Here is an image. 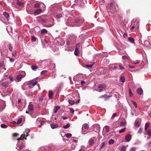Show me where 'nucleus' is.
I'll list each match as a JSON object with an SVG mask.
<instances>
[{"mask_svg": "<svg viewBox=\"0 0 151 151\" xmlns=\"http://www.w3.org/2000/svg\"><path fill=\"white\" fill-rule=\"evenodd\" d=\"M114 96L116 97L117 99H118L119 97V96H120L119 94L117 93H116L115 94H114Z\"/></svg>", "mask_w": 151, "mask_h": 151, "instance_id": "nucleus-47", "label": "nucleus"}, {"mask_svg": "<svg viewBox=\"0 0 151 151\" xmlns=\"http://www.w3.org/2000/svg\"><path fill=\"white\" fill-rule=\"evenodd\" d=\"M47 70H43V71H42L41 73V75H44L46 73H47Z\"/></svg>", "mask_w": 151, "mask_h": 151, "instance_id": "nucleus-53", "label": "nucleus"}, {"mask_svg": "<svg viewBox=\"0 0 151 151\" xmlns=\"http://www.w3.org/2000/svg\"><path fill=\"white\" fill-rule=\"evenodd\" d=\"M149 124L148 123H146L145 126V130H146L148 129V128L149 127Z\"/></svg>", "mask_w": 151, "mask_h": 151, "instance_id": "nucleus-33", "label": "nucleus"}, {"mask_svg": "<svg viewBox=\"0 0 151 151\" xmlns=\"http://www.w3.org/2000/svg\"><path fill=\"white\" fill-rule=\"evenodd\" d=\"M22 119L21 118H19L17 122V124H20L22 122Z\"/></svg>", "mask_w": 151, "mask_h": 151, "instance_id": "nucleus-50", "label": "nucleus"}, {"mask_svg": "<svg viewBox=\"0 0 151 151\" xmlns=\"http://www.w3.org/2000/svg\"><path fill=\"white\" fill-rule=\"evenodd\" d=\"M53 96V92L51 91H49L48 97L49 99H51L52 98Z\"/></svg>", "mask_w": 151, "mask_h": 151, "instance_id": "nucleus-28", "label": "nucleus"}, {"mask_svg": "<svg viewBox=\"0 0 151 151\" xmlns=\"http://www.w3.org/2000/svg\"><path fill=\"white\" fill-rule=\"evenodd\" d=\"M120 80L121 82L124 83L125 81V78L124 76H121L120 77Z\"/></svg>", "mask_w": 151, "mask_h": 151, "instance_id": "nucleus-35", "label": "nucleus"}, {"mask_svg": "<svg viewBox=\"0 0 151 151\" xmlns=\"http://www.w3.org/2000/svg\"><path fill=\"white\" fill-rule=\"evenodd\" d=\"M145 137L147 139H149L151 138V129L149 128L145 130V132L144 133Z\"/></svg>", "mask_w": 151, "mask_h": 151, "instance_id": "nucleus-5", "label": "nucleus"}, {"mask_svg": "<svg viewBox=\"0 0 151 151\" xmlns=\"http://www.w3.org/2000/svg\"><path fill=\"white\" fill-rule=\"evenodd\" d=\"M132 27L131 28V30L133 31L134 29L135 30L138 28L139 26V23L136 21L134 22V21H132L131 23Z\"/></svg>", "mask_w": 151, "mask_h": 151, "instance_id": "nucleus-3", "label": "nucleus"}, {"mask_svg": "<svg viewBox=\"0 0 151 151\" xmlns=\"http://www.w3.org/2000/svg\"><path fill=\"white\" fill-rule=\"evenodd\" d=\"M68 102L71 105H72L74 104V102L72 100L69 99L68 100Z\"/></svg>", "mask_w": 151, "mask_h": 151, "instance_id": "nucleus-39", "label": "nucleus"}, {"mask_svg": "<svg viewBox=\"0 0 151 151\" xmlns=\"http://www.w3.org/2000/svg\"><path fill=\"white\" fill-rule=\"evenodd\" d=\"M122 107V105L121 104L118 103L116 106V109L118 110L120 109V108Z\"/></svg>", "mask_w": 151, "mask_h": 151, "instance_id": "nucleus-26", "label": "nucleus"}, {"mask_svg": "<svg viewBox=\"0 0 151 151\" xmlns=\"http://www.w3.org/2000/svg\"><path fill=\"white\" fill-rule=\"evenodd\" d=\"M51 128L52 129H55L58 127V125L57 124L53 123L50 124Z\"/></svg>", "mask_w": 151, "mask_h": 151, "instance_id": "nucleus-17", "label": "nucleus"}, {"mask_svg": "<svg viewBox=\"0 0 151 151\" xmlns=\"http://www.w3.org/2000/svg\"><path fill=\"white\" fill-rule=\"evenodd\" d=\"M28 109L29 111L30 112H32L33 110V107L32 104H30L29 105Z\"/></svg>", "mask_w": 151, "mask_h": 151, "instance_id": "nucleus-22", "label": "nucleus"}, {"mask_svg": "<svg viewBox=\"0 0 151 151\" xmlns=\"http://www.w3.org/2000/svg\"><path fill=\"white\" fill-rule=\"evenodd\" d=\"M144 44L145 45L148 46L149 45V42L148 41H145L144 42Z\"/></svg>", "mask_w": 151, "mask_h": 151, "instance_id": "nucleus-42", "label": "nucleus"}, {"mask_svg": "<svg viewBox=\"0 0 151 151\" xmlns=\"http://www.w3.org/2000/svg\"><path fill=\"white\" fill-rule=\"evenodd\" d=\"M140 61H139V60H136L135 61V62L134 63L135 64H139V63H140Z\"/></svg>", "mask_w": 151, "mask_h": 151, "instance_id": "nucleus-64", "label": "nucleus"}, {"mask_svg": "<svg viewBox=\"0 0 151 151\" xmlns=\"http://www.w3.org/2000/svg\"><path fill=\"white\" fill-rule=\"evenodd\" d=\"M66 44L68 46H69L71 44H70V41L68 40H67L66 41Z\"/></svg>", "mask_w": 151, "mask_h": 151, "instance_id": "nucleus-55", "label": "nucleus"}, {"mask_svg": "<svg viewBox=\"0 0 151 151\" xmlns=\"http://www.w3.org/2000/svg\"><path fill=\"white\" fill-rule=\"evenodd\" d=\"M9 83L7 81H5L4 82H3L1 83L2 86L4 87H7L8 86Z\"/></svg>", "mask_w": 151, "mask_h": 151, "instance_id": "nucleus-19", "label": "nucleus"}, {"mask_svg": "<svg viewBox=\"0 0 151 151\" xmlns=\"http://www.w3.org/2000/svg\"><path fill=\"white\" fill-rule=\"evenodd\" d=\"M93 65V63H92L90 65H85V67L86 68H91Z\"/></svg>", "mask_w": 151, "mask_h": 151, "instance_id": "nucleus-36", "label": "nucleus"}, {"mask_svg": "<svg viewBox=\"0 0 151 151\" xmlns=\"http://www.w3.org/2000/svg\"><path fill=\"white\" fill-rule=\"evenodd\" d=\"M80 45V43L77 44L76 45V47L74 51V54L76 56H78V46H79Z\"/></svg>", "mask_w": 151, "mask_h": 151, "instance_id": "nucleus-13", "label": "nucleus"}, {"mask_svg": "<svg viewBox=\"0 0 151 151\" xmlns=\"http://www.w3.org/2000/svg\"><path fill=\"white\" fill-rule=\"evenodd\" d=\"M140 123L139 119H137L135 122V126L137 127H139Z\"/></svg>", "mask_w": 151, "mask_h": 151, "instance_id": "nucleus-25", "label": "nucleus"}, {"mask_svg": "<svg viewBox=\"0 0 151 151\" xmlns=\"http://www.w3.org/2000/svg\"><path fill=\"white\" fill-rule=\"evenodd\" d=\"M37 78H35L32 80L29 81L27 83V85L29 86V87L30 89L32 88L33 86H35L37 83Z\"/></svg>", "mask_w": 151, "mask_h": 151, "instance_id": "nucleus-2", "label": "nucleus"}, {"mask_svg": "<svg viewBox=\"0 0 151 151\" xmlns=\"http://www.w3.org/2000/svg\"><path fill=\"white\" fill-rule=\"evenodd\" d=\"M31 68L33 70H35L37 68V67L36 65L32 66Z\"/></svg>", "mask_w": 151, "mask_h": 151, "instance_id": "nucleus-48", "label": "nucleus"}, {"mask_svg": "<svg viewBox=\"0 0 151 151\" xmlns=\"http://www.w3.org/2000/svg\"><path fill=\"white\" fill-rule=\"evenodd\" d=\"M60 107L58 106H56L55 107V109H54V113L55 114L57 113L58 111L60 109Z\"/></svg>", "mask_w": 151, "mask_h": 151, "instance_id": "nucleus-30", "label": "nucleus"}, {"mask_svg": "<svg viewBox=\"0 0 151 151\" xmlns=\"http://www.w3.org/2000/svg\"><path fill=\"white\" fill-rule=\"evenodd\" d=\"M136 150V148L135 147H132L130 149V151H135Z\"/></svg>", "mask_w": 151, "mask_h": 151, "instance_id": "nucleus-59", "label": "nucleus"}, {"mask_svg": "<svg viewBox=\"0 0 151 151\" xmlns=\"http://www.w3.org/2000/svg\"><path fill=\"white\" fill-rule=\"evenodd\" d=\"M9 78L10 79L11 81H13L14 79H13V78L12 76H9Z\"/></svg>", "mask_w": 151, "mask_h": 151, "instance_id": "nucleus-63", "label": "nucleus"}, {"mask_svg": "<svg viewBox=\"0 0 151 151\" xmlns=\"http://www.w3.org/2000/svg\"><path fill=\"white\" fill-rule=\"evenodd\" d=\"M131 138V135L129 134L127 135L125 138V140H126V141L128 142L130 140Z\"/></svg>", "mask_w": 151, "mask_h": 151, "instance_id": "nucleus-18", "label": "nucleus"}, {"mask_svg": "<svg viewBox=\"0 0 151 151\" xmlns=\"http://www.w3.org/2000/svg\"><path fill=\"white\" fill-rule=\"evenodd\" d=\"M100 141V139L99 136H98L97 138H96V137H93L90 139L88 142H94V141L99 142Z\"/></svg>", "mask_w": 151, "mask_h": 151, "instance_id": "nucleus-12", "label": "nucleus"}, {"mask_svg": "<svg viewBox=\"0 0 151 151\" xmlns=\"http://www.w3.org/2000/svg\"><path fill=\"white\" fill-rule=\"evenodd\" d=\"M47 42L45 40L43 42H42L43 47L46 48V47L47 46Z\"/></svg>", "mask_w": 151, "mask_h": 151, "instance_id": "nucleus-24", "label": "nucleus"}, {"mask_svg": "<svg viewBox=\"0 0 151 151\" xmlns=\"http://www.w3.org/2000/svg\"><path fill=\"white\" fill-rule=\"evenodd\" d=\"M128 41L132 43H134V39L132 37H128Z\"/></svg>", "mask_w": 151, "mask_h": 151, "instance_id": "nucleus-23", "label": "nucleus"}, {"mask_svg": "<svg viewBox=\"0 0 151 151\" xmlns=\"http://www.w3.org/2000/svg\"><path fill=\"white\" fill-rule=\"evenodd\" d=\"M30 132V130L29 129H27L26 130V134L24 133L22 134L19 138H17V137L19 136V134L17 133H14L13 134L14 137H16L17 140V141L22 140L24 141V140H26V137L29 135V133Z\"/></svg>", "mask_w": 151, "mask_h": 151, "instance_id": "nucleus-1", "label": "nucleus"}, {"mask_svg": "<svg viewBox=\"0 0 151 151\" xmlns=\"http://www.w3.org/2000/svg\"><path fill=\"white\" fill-rule=\"evenodd\" d=\"M34 7L35 8H38L40 7V5L38 3H36L35 4Z\"/></svg>", "mask_w": 151, "mask_h": 151, "instance_id": "nucleus-52", "label": "nucleus"}, {"mask_svg": "<svg viewBox=\"0 0 151 151\" xmlns=\"http://www.w3.org/2000/svg\"><path fill=\"white\" fill-rule=\"evenodd\" d=\"M8 47L9 50L11 51H12L13 48L11 44H9L8 45Z\"/></svg>", "mask_w": 151, "mask_h": 151, "instance_id": "nucleus-46", "label": "nucleus"}, {"mask_svg": "<svg viewBox=\"0 0 151 151\" xmlns=\"http://www.w3.org/2000/svg\"><path fill=\"white\" fill-rule=\"evenodd\" d=\"M93 131L99 133L100 130V126L98 124H94L93 126Z\"/></svg>", "mask_w": 151, "mask_h": 151, "instance_id": "nucleus-6", "label": "nucleus"}, {"mask_svg": "<svg viewBox=\"0 0 151 151\" xmlns=\"http://www.w3.org/2000/svg\"><path fill=\"white\" fill-rule=\"evenodd\" d=\"M65 135L66 137L68 138H70L72 136V134L70 133L66 134Z\"/></svg>", "mask_w": 151, "mask_h": 151, "instance_id": "nucleus-49", "label": "nucleus"}, {"mask_svg": "<svg viewBox=\"0 0 151 151\" xmlns=\"http://www.w3.org/2000/svg\"><path fill=\"white\" fill-rule=\"evenodd\" d=\"M119 67L120 69L121 70H122L125 69V68L122 65L121 63H120L119 64Z\"/></svg>", "mask_w": 151, "mask_h": 151, "instance_id": "nucleus-40", "label": "nucleus"}, {"mask_svg": "<svg viewBox=\"0 0 151 151\" xmlns=\"http://www.w3.org/2000/svg\"><path fill=\"white\" fill-rule=\"evenodd\" d=\"M128 61H125L124 63V65H125V66L126 67H127V65H126V63L128 65Z\"/></svg>", "mask_w": 151, "mask_h": 151, "instance_id": "nucleus-62", "label": "nucleus"}, {"mask_svg": "<svg viewBox=\"0 0 151 151\" xmlns=\"http://www.w3.org/2000/svg\"><path fill=\"white\" fill-rule=\"evenodd\" d=\"M89 128V126L88 124L86 123L84 124L82 126V134H85L86 133H87V132L85 133V131L84 130L85 129H87Z\"/></svg>", "mask_w": 151, "mask_h": 151, "instance_id": "nucleus-10", "label": "nucleus"}, {"mask_svg": "<svg viewBox=\"0 0 151 151\" xmlns=\"http://www.w3.org/2000/svg\"><path fill=\"white\" fill-rule=\"evenodd\" d=\"M31 40L32 42H35L36 41V37L33 35L31 36Z\"/></svg>", "mask_w": 151, "mask_h": 151, "instance_id": "nucleus-43", "label": "nucleus"}, {"mask_svg": "<svg viewBox=\"0 0 151 151\" xmlns=\"http://www.w3.org/2000/svg\"><path fill=\"white\" fill-rule=\"evenodd\" d=\"M17 147L16 148L18 149V150H20L22 148H23L24 145H23L22 142H17Z\"/></svg>", "mask_w": 151, "mask_h": 151, "instance_id": "nucleus-11", "label": "nucleus"}, {"mask_svg": "<svg viewBox=\"0 0 151 151\" xmlns=\"http://www.w3.org/2000/svg\"><path fill=\"white\" fill-rule=\"evenodd\" d=\"M23 74H19L17 75V79L18 82L20 81H21V79L24 77L26 76V73L24 72H23Z\"/></svg>", "mask_w": 151, "mask_h": 151, "instance_id": "nucleus-9", "label": "nucleus"}, {"mask_svg": "<svg viewBox=\"0 0 151 151\" xmlns=\"http://www.w3.org/2000/svg\"><path fill=\"white\" fill-rule=\"evenodd\" d=\"M123 36L124 38H126L127 37V35L126 33H124L123 35Z\"/></svg>", "mask_w": 151, "mask_h": 151, "instance_id": "nucleus-60", "label": "nucleus"}, {"mask_svg": "<svg viewBox=\"0 0 151 151\" xmlns=\"http://www.w3.org/2000/svg\"><path fill=\"white\" fill-rule=\"evenodd\" d=\"M47 32V30L44 29H43L41 30V34H44L45 33H46Z\"/></svg>", "mask_w": 151, "mask_h": 151, "instance_id": "nucleus-31", "label": "nucleus"}, {"mask_svg": "<svg viewBox=\"0 0 151 151\" xmlns=\"http://www.w3.org/2000/svg\"><path fill=\"white\" fill-rule=\"evenodd\" d=\"M122 58L124 60L127 58V57L126 55H124L122 56Z\"/></svg>", "mask_w": 151, "mask_h": 151, "instance_id": "nucleus-61", "label": "nucleus"}, {"mask_svg": "<svg viewBox=\"0 0 151 151\" xmlns=\"http://www.w3.org/2000/svg\"><path fill=\"white\" fill-rule=\"evenodd\" d=\"M127 147V146H122L121 149V151H126V147Z\"/></svg>", "mask_w": 151, "mask_h": 151, "instance_id": "nucleus-44", "label": "nucleus"}, {"mask_svg": "<svg viewBox=\"0 0 151 151\" xmlns=\"http://www.w3.org/2000/svg\"><path fill=\"white\" fill-rule=\"evenodd\" d=\"M70 126V124L69 123H67L66 125L63 126V128L64 129H67Z\"/></svg>", "mask_w": 151, "mask_h": 151, "instance_id": "nucleus-34", "label": "nucleus"}, {"mask_svg": "<svg viewBox=\"0 0 151 151\" xmlns=\"http://www.w3.org/2000/svg\"><path fill=\"white\" fill-rule=\"evenodd\" d=\"M17 4L20 6H22L23 5V2H20L18 0L17 3Z\"/></svg>", "mask_w": 151, "mask_h": 151, "instance_id": "nucleus-32", "label": "nucleus"}, {"mask_svg": "<svg viewBox=\"0 0 151 151\" xmlns=\"http://www.w3.org/2000/svg\"><path fill=\"white\" fill-rule=\"evenodd\" d=\"M74 110L72 109H70V113H72V114H73L74 113Z\"/></svg>", "mask_w": 151, "mask_h": 151, "instance_id": "nucleus-58", "label": "nucleus"}, {"mask_svg": "<svg viewBox=\"0 0 151 151\" xmlns=\"http://www.w3.org/2000/svg\"><path fill=\"white\" fill-rule=\"evenodd\" d=\"M75 3L80 4L81 0H72Z\"/></svg>", "mask_w": 151, "mask_h": 151, "instance_id": "nucleus-54", "label": "nucleus"}, {"mask_svg": "<svg viewBox=\"0 0 151 151\" xmlns=\"http://www.w3.org/2000/svg\"><path fill=\"white\" fill-rule=\"evenodd\" d=\"M9 61L11 63H12L14 62V58H9Z\"/></svg>", "mask_w": 151, "mask_h": 151, "instance_id": "nucleus-56", "label": "nucleus"}, {"mask_svg": "<svg viewBox=\"0 0 151 151\" xmlns=\"http://www.w3.org/2000/svg\"><path fill=\"white\" fill-rule=\"evenodd\" d=\"M3 15L5 16L6 19L9 18V14L6 12H4L3 13Z\"/></svg>", "mask_w": 151, "mask_h": 151, "instance_id": "nucleus-27", "label": "nucleus"}, {"mask_svg": "<svg viewBox=\"0 0 151 151\" xmlns=\"http://www.w3.org/2000/svg\"><path fill=\"white\" fill-rule=\"evenodd\" d=\"M126 129V127H124V128L120 130H119V132L120 133H122V132H124L125 131Z\"/></svg>", "mask_w": 151, "mask_h": 151, "instance_id": "nucleus-51", "label": "nucleus"}, {"mask_svg": "<svg viewBox=\"0 0 151 151\" xmlns=\"http://www.w3.org/2000/svg\"><path fill=\"white\" fill-rule=\"evenodd\" d=\"M126 125V123L125 122H122L120 123V125L122 127H124Z\"/></svg>", "mask_w": 151, "mask_h": 151, "instance_id": "nucleus-37", "label": "nucleus"}, {"mask_svg": "<svg viewBox=\"0 0 151 151\" xmlns=\"http://www.w3.org/2000/svg\"><path fill=\"white\" fill-rule=\"evenodd\" d=\"M137 93L139 95H141L143 93V90L141 88H138L137 90Z\"/></svg>", "mask_w": 151, "mask_h": 151, "instance_id": "nucleus-21", "label": "nucleus"}, {"mask_svg": "<svg viewBox=\"0 0 151 151\" xmlns=\"http://www.w3.org/2000/svg\"><path fill=\"white\" fill-rule=\"evenodd\" d=\"M103 54H101V53L99 54L100 55V57H107L108 56V53L106 52H104L103 53Z\"/></svg>", "mask_w": 151, "mask_h": 151, "instance_id": "nucleus-20", "label": "nucleus"}, {"mask_svg": "<svg viewBox=\"0 0 151 151\" xmlns=\"http://www.w3.org/2000/svg\"><path fill=\"white\" fill-rule=\"evenodd\" d=\"M1 128H6L7 127V126L6 125L3 124H1Z\"/></svg>", "mask_w": 151, "mask_h": 151, "instance_id": "nucleus-45", "label": "nucleus"}, {"mask_svg": "<svg viewBox=\"0 0 151 151\" xmlns=\"http://www.w3.org/2000/svg\"><path fill=\"white\" fill-rule=\"evenodd\" d=\"M54 17L57 19H60L63 17V14L62 13L56 14H54Z\"/></svg>", "mask_w": 151, "mask_h": 151, "instance_id": "nucleus-15", "label": "nucleus"}, {"mask_svg": "<svg viewBox=\"0 0 151 151\" xmlns=\"http://www.w3.org/2000/svg\"><path fill=\"white\" fill-rule=\"evenodd\" d=\"M148 147L150 149H151V142H149L148 143Z\"/></svg>", "mask_w": 151, "mask_h": 151, "instance_id": "nucleus-57", "label": "nucleus"}, {"mask_svg": "<svg viewBox=\"0 0 151 151\" xmlns=\"http://www.w3.org/2000/svg\"><path fill=\"white\" fill-rule=\"evenodd\" d=\"M105 142H103L102 143V145L100 147V148H99V150H101V149H103L104 147V146L105 145Z\"/></svg>", "mask_w": 151, "mask_h": 151, "instance_id": "nucleus-38", "label": "nucleus"}, {"mask_svg": "<svg viewBox=\"0 0 151 151\" xmlns=\"http://www.w3.org/2000/svg\"><path fill=\"white\" fill-rule=\"evenodd\" d=\"M130 101V103H131L133 104L135 106V107H137V104L135 102L133 101H132V100H131Z\"/></svg>", "mask_w": 151, "mask_h": 151, "instance_id": "nucleus-41", "label": "nucleus"}, {"mask_svg": "<svg viewBox=\"0 0 151 151\" xmlns=\"http://www.w3.org/2000/svg\"><path fill=\"white\" fill-rule=\"evenodd\" d=\"M109 127L107 126H106L104 127L103 129V132H104L105 133H108L109 131Z\"/></svg>", "mask_w": 151, "mask_h": 151, "instance_id": "nucleus-14", "label": "nucleus"}, {"mask_svg": "<svg viewBox=\"0 0 151 151\" xmlns=\"http://www.w3.org/2000/svg\"><path fill=\"white\" fill-rule=\"evenodd\" d=\"M42 10L41 9H38L35 10L34 14L35 16L37 15L40 14Z\"/></svg>", "mask_w": 151, "mask_h": 151, "instance_id": "nucleus-16", "label": "nucleus"}, {"mask_svg": "<svg viewBox=\"0 0 151 151\" xmlns=\"http://www.w3.org/2000/svg\"><path fill=\"white\" fill-rule=\"evenodd\" d=\"M84 22V19L83 18L81 17H78L75 20V22L78 24V26L81 25Z\"/></svg>", "mask_w": 151, "mask_h": 151, "instance_id": "nucleus-4", "label": "nucleus"}, {"mask_svg": "<svg viewBox=\"0 0 151 151\" xmlns=\"http://www.w3.org/2000/svg\"><path fill=\"white\" fill-rule=\"evenodd\" d=\"M117 6V5L116 3L112 2L109 4L108 6L107 7V8L111 9H113L114 8L116 9Z\"/></svg>", "mask_w": 151, "mask_h": 151, "instance_id": "nucleus-7", "label": "nucleus"}, {"mask_svg": "<svg viewBox=\"0 0 151 151\" xmlns=\"http://www.w3.org/2000/svg\"><path fill=\"white\" fill-rule=\"evenodd\" d=\"M104 63L103 64V65H105V64H106L109 63V60L107 59H105L103 60Z\"/></svg>", "mask_w": 151, "mask_h": 151, "instance_id": "nucleus-29", "label": "nucleus"}, {"mask_svg": "<svg viewBox=\"0 0 151 151\" xmlns=\"http://www.w3.org/2000/svg\"><path fill=\"white\" fill-rule=\"evenodd\" d=\"M106 87V85L104 84H101L99 85L98 87V91L99 92H101L105 90Z\"/></svg>", "mask_w": 151, "mask_h": 151, "instance_id": "nucleus-8", "label": "nucleus"}]
</instances>
